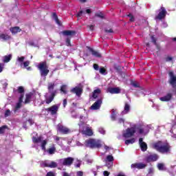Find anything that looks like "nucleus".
Here are the masks:
<instances>
[{
  "mask_svg": "<svg viewBox=\"0 0 176 176\" xmlns=\"http://www.w3.org/2000/svg\"><path fill=\"white\" fill-rule=\"evenodd\" d=\"M10 38V36L7 34L2 33L0 34V39L1 41H8Z\"/></svg>",
  "mask_w": 176,
  "mask_h": 176,
  "instance_id": "obj_27",
  "label": "nucleus"
},
{
  "mask_svg": "<svg viewBox=\"0 0 176 176\" xmlns=\"http://www.w3.org/2000/svg\"><path fill=\"white\" fill-rule=\"evenodd\" d=\"M96 16H97L98 17H100V19H102L104 17V14H102V12H100L97 13Z\"/></svg>",
  "mask_w": 176,
  "mask_h": 176,
  "instance_id": "obj_44",
  "label": "nucleus"
},
{
  "mask_svg": "<svg viewBox=\"0 0 176 176\" xmlns=\"http://www.w3.org/2000/svg\"><path fill=\"white\" fill-rule=\"evenodd\" d=\"M54 138L56 142H57V144H58L59 145H63V143L59 142L60 140H63V138L54 136Z\"/></svg>",
  "mask_w": 176,
  "mask_h": 176,
  "instance_id": "obj_34",
  "label": "nucleus"
},
{
  "mask_svg": "<svg viewBox=\"0 0 176 176\" xmlns=\"http://www.w3.org/2000/svg\"><path fill=\"white\" fill-rule=\"evenodd\" d=\"M85 13H86V12H85V11H80V12H78V13L77 14V17H80V16H82V14H85Z\"/></svg>",
  "mask_w": 176,
  "mask_h": 176,
  "instance_id": "obj_46",
  "label": "nucleus"
},
{
  "mask_svg": "<svg viewBox=\"0 0 176 176\" xmlns=\"http://www.w3.org/2000/svg\"><path fill=\"white\" fill-rule=\"evenodd\" d=\"M88 28H89V30H91V31H93V30H94V26L93 25H90L87 26Z\"/></svg>",
  "mask_w": 176,
  "mask_h": 176,
  "instance_id": "obj_57",
  "label": "nucleus"
},
{
  "mask_svg": "<svg viewBox=\"0 0 176 176\" xmlns=\"http://www.w3.org/2000/svg\"><path fill=\"white\" fill-rule=\"evenodd\" d=\"M87 163H93V160H91V159L87 160Z\"/></svg>",
  "mask_w": 176,
  "mask_h": 176,
  "instance_id": "obj_63",
  "label": "nucleus"
},
{
  "mask_svg": "<svg viewBox=\"0 0 176 176\" xmlns=\"http://www.w3.org/2000/svg\"><path fill=\"white\" fill-rule=\"evenodd\" d=\"M91 52L92 53V55L94 56L95 57H101V54L99 53L97 51H94L93 50H91Z\"/></svg>",
  "mask_w": 176,
  "mask_h": 176,
  "instance_id": "obj_32",
  "label": "nucleus"
},
{
  "mask_svg": "<svg viewBox=\"0 0 176 176\" xmlns=\"http://www.w3.org/2000/svg\"><path fill=\"white\" fill-rule=\"evenodd\" d=\"M38 68L40 71L41 76H47V74H49V67H47L46 62L41 63L38 65Z\"/></svg>",
  "mask_w": 176,
  "mask_h": 176,
  "instance_id": "obj_6",
  "label": "nucleus"
},
{
  "mask_svg": "<svg viewBox=\"0 0 176 176\" xmlns=\"http://www.w3.org/2000/svg\"><path fill=\"white\" fill-rule=\"evenodd\" d=\"M23 98H24V94H21V96H20V98H19V102L16 104V107H15L16 110L21 108V103L23 102Z\"/></svg>",
  "mask_w": 176,
  "mask_h": 176,
  "instance_id": "obj_26",
  "label": "nucleus"
},
{
  "mask_svg": "<svg viewBox=\"0 0 176 176\" xmlns=\"http://www.w3.org/2000/svg\"><path fill=\"white\" fill-rule=\"evenodd\" d=\"M128 17H130V21H134V16H133V15H131V14H129L128 15Z\"/></svg>",
  "mask_w": 176,
  "mask_h": 176,
  "instance_id": "obj_51",
  "label": "nucleus"
},
{
  "mask_svg": "<svg viewBox=\"0 0 176 176\" xmlns=\"http://www.w3.org/2000/svg\"><path fill=\"white\" fill-rule=\"evenodd\" d=\"M59 107L60 106L58 104H54L52 107L47 108L46 110L47 112H50L51 115H56Z\"/></svg>",
  "mask_w": 176,
  "mask_h": 176,
  "instance_id": "obj_14",
  "label": "nucleus"
},
{
  "mask_svg": "<svg viewBox=\"0 0 176 176\" xmlns=\"http://www.w3.org/2000/svg\"><path fill=\"white\" fill-rule=\"evenodd\" d=\"M98 131L100 133V134H105V129H104L102 127L99 128Z\"/></svg>",
  "mask_w": 176,
  "mask_h": 176,
  "instance_id": "obj_42",
  "label": "nucleus"
},
{
  "mask_svg": "<svg viewBox=\"0 0 176 176\" xmlns=\"http://www.w3.org/2000/svg\"><path fill=\"white\" fill-rule=\"evenodd\" d=\"M152 125L145 124L144 123H140L138 124L133 125L131 128L126 129L122 132V137L124 138H130L133 137L135 133H139V134H142L143 135H146L149 133V130L152 129Z\"/></svg>",
  "mask_w": 176,
  "mask_h": 176,
  "instance_id": "obj_1",
  "label": "nucleus"
},
{
  "mask_svg": "<svg viewBox=\"0 0 176 176\" xmlns=\"http://www.w3.org/2000/svg\"><path fill=\"white\" fill-rule=\"evenodd\" d=\"M84 125L85 122H83V116H80V123L78 124L80 130H82V134H85V135H88L89 137H91V135H93V131L91 130V128H90L89 126H86L85 129H83Z\"/></svg>",
  "mask_w": 176,
  "mask_h": 176,
  "instance_id": "obj_5",
  "label": "nucleus"
},
{
  "mask_svg": "<svg viewBox=\"0 0 176 176\" xmlns=\"http://www.w3.org/2000/svg\"><path fill=\"white\" fill-rule=\"evenodd\" d=\"M103 98L102 96H100V98L91 105V109L94 111L100 109V108H101V104H102Z\"/></svg>",
  "mask_w": 176,
  "mask_h": 176,
  "instance_id": "obj_10",
  "label": "nucleus"
},
{
  "mask_svg": "<svg viewBox=\"0 0 176 176\" xmlns=\"http://www.w3.org/2000/svg\"><path fill=\"white\" fill-rule=\"evenodd\" d=\"M113 156L112 155H107L104 162L106 163V166L108 167V168H111L112 166H113Z\"/></svg>",
  "mask_w": 176,
  "mask_h": 176,
  "instance_id": "obj_11",
  "label": "nucleus"
},
{
  "mask_svg": "<svg viewBox=\"0 0 176 176\" xmlns=\"http://www.w3.org/2000/svg\"><path fill=\"white\" fill-rule=\"evenodd\" d=\"M118 123H124V119L123 118H119L118 119Z\"/></svg>",
  "mask_w": 176,
  "mask_h": 176,
  "instance_id": "obj_55",
  "label": "nucleus"
},
{
  "mask_svg": "<svg viewBox=\"0 0 176 176\" xmlns=\"http://www.w3.org/2000/svg\"><path fill=\"white\" fill-rule=\"evenodd\" d=\"M6 129H8V126L6 125L0 127V134H3L5 133Z\"/></svg>",
  "mask_w": 176,
  "mask_h": 176,
  "instance_id": "obj_39",
  "label": "nucleus"
},
{
  "mask_svg": "<svg viewBox=\"0 0 176 176\" xmlns=\"http://www.w3.org/2000/svg\"><path fill=\"white\" fill-rule=\"evenodd\" d=\"M159 159V155L157 154L150 155L146 157V162H156Z\"/></svg>",
  "mask_w": 176,
  "mask_h": 176,
  "instance_id": "obj_20",
  "label": "nucleus"
},
{
  "mask_svg": "<svg viewBox=\"0 0 176 176\" xmlns=\"http://www.w3.org/2000/svg\"><path fill=\"white\" fill-rule=\"evenodd\" d=\"M46 176H56V173L53 172H48Z\"/></svg>",
  "mask_w": 176,
  "mask_h": 176,
  "instance_id": "obj_48",
  "label": "nucleus"
},
{
  "mask_svg": "<svg viewBox=\"0 0 176 176\" xmlns=\"http://www.w3.org/2000/svg\"><path fill=\"white\" fill-rule=\"evenodd\" d=\"M103 175L104 176H109V172L105 170L103 172Z\"/></svg>",
  "mask_w": 176,
  "mask_h": 176,
  "instance_id": "obj_54",
  "label": "nucleus"
},
{
  "mask_svg": "<svg viewBox=\"0 0 176 176\" xmlns=\"http://www.w3.org/2000/svg\"><path fill=\"white\" fill-rule=\"evenodd\" d=\"M99 72H100V74H102V75H105L106 70L104 67H101L99 69Z\"/></svg>",
  "mask_w": 176,
  "mask_h": 176,
  "instance_id": "obj_41",
  "label": "nucleus"
},
{
  "mask_svg": "<svg viewBox=\"0 0 176 176\" xmlns=\"http://www.w3.org/2000/svg\"><path fill=\"white\" fill-rule=\"evenodd\" d=\"M171 60H173V58L170 56L166 58V61H171Z\"/></svg>",
  "mask_w": 176,
  "mask_h": 176,
  "instance_id": "obj_62",
  "label": "nucleus"
},
{
  "mask_svg": "<svg viewBox=\"0 0 176 176\" xmlns=\"http://www.w3.org/2000/svg\"><path fill=\"white\" fill-rule=\"evenodd\" d=\"M85 145L87 148L94 149V148H101L102 146V142L97 139H88L85 140Z\"/></svg>",
  "mask_w": 176,
  "mask_h": 176,
  "instance_id": "obj_4",
  "label": "nucleus"
},
{
  "mask_svg": "<svg viewBox=\"0 0 176 176\" xmlns=\"http://www.w3.org/2000/svg\"><path fill=\"white\" fill-rule=\"evenodd\" d=\"M166 14H167L166 8L162 7L160 10L159 14L155 16V20H162V19H164V17H166Z\"/></svg>",
  "mask_w": 176,
  "mask_h": 176,
  "instance_id": "obj_12",
  "label": "nucleus"
},
{
  "mask_svg": "<svg viewBox=\"0 0 176 176\" xmlns=\"http://www.w3.org/2000/svg\"><path fill=\"white\" fill-rule=\"evenodd\" d=\"M153 174V168H151L148 169V175H152Z\"/></svg>",
  "mask_w": 176,
  "mask_h": 176,
  "instance_id": "obj_50",
  "label": "nucleus"
},
{
  "mask_svg": "<svg viewBox=\"0 0 176 176\" xmlns=\"http://www.w3.org/2000/svg\"><path fill=\"white\" fill-rule=\"evenodd\" d=\"M31 101V94H26V98L25 100V104H28Z\"/></svg>",
  "mask_w": 176,
  "mask_h": 176,
  "instance_id": "obj_36",
  "label": "nucleus"
},
{
  "mask_svg": "<svg viewBox=\"0 0 176 176\" xmlns=\"http://www.w3.org/2000/svg\"><path fill=\"white\" fill-rule=\"evenodd\" d=\"M100 94H101V89H95L93 92L92 97L94 99L98 98V97H100Z\"/></svg>",
  "mask_w": 176,
  "mask_h": 176,
  "instance_id": "obj_25",
  "label": "nucleus"
},
{
  "mask_svg": "<svg viewBox=\"0 0 176 176\" xmlns=\"http://www.w3.org/2000/svg\"><path fill=\"white\" fill-rule=\"evenodd\" d=\"M24 60H25V57L18 56L16 58V65H19L20 67L23 66V68H27V67L30 65V60H26L24 62Z\"/></svg>",
  "mask_w": 176,
  "mask_h": 176,
  "instance_id": "obj_7",
  "label": "nucleus"
},
{
  "mask_svg": "<svg viewBox=\"0 0 176 176\" xmlns=\"http://www.w3.org/2000/svg\"><path fill=\"white\" fill-rule=\"evenodd\" d=\"M162 27V28H166L167 27V24L166 23H163Z\"/></svg>",
  "mask_w": 176,
  "mask_h": 176,
  "instance_id": "obj_60",
  "label": "nucleus"
},
{
  "mask_svg": "<svg viewBox=\"0 0 176 176\" xmlns=\"http://www.w3.org/2000/svg\"><path fill=\"white\" fill-rule=\"evenodd\" d=\"M54 86H56L54 82L48 83V93L45 96L46 104H50L54 100V97L57 93V90L54 89Z\"/></svg>",
  "mask_w": 176,
  "mask_h": 176,
  "instance_id": "obj_3",
  "label": "nucleus"
},
{
  "mask_svg": "<svg viewBox=\"0 0 176 176\" xmlns=\"http://www.w3.org/2000/svg\"><path fill=\"white\" fill-rule=\"evenodd\" d=\"M53 19L54 20H55L56 23L58 24V25H60V21H58V17L57 16V14H53Z\"/></svg>",
  "mask_w": 176,
  "mask_h": 176,
  "instance_id": "obj_38",
  "label": "nucleus"
},
{
  "mask_svg": "<svg viewBox=\"0 0 176 176\" xmlns=\"http://www.w3.org/2000/svg\"><path fill=\"white\" fill-rule=\"evenodd\" d=\"M139 144H140V146L141 148V150L143 152H145V151H146V149H148V145H146V143H145L144 142L142 138L139 139Z\"/></svg>",
  "mask_w": 176,
  "mask_h": 176,
  "instance_id": "obj_19",
  "label": "nucleus"
},
{
  "mask_svg": "<svg viewBox=\"0 0 176 176\" xmlns=\"http://www.w3.org/2000/svg\"><path fill=\"white\" fill-rule=\"evenodd\" d=\"M74 158L69 157L65 159L60 160V163L63 164V166H71L74 163Z\"/></svg>",
  "mask_w": 176,
  "mask_h": 176,
  "instance_id": "obj_13",
  "label": "nucleus"
},
{
  "mask_svg": "<svg viewBox=\"0 0 176 176\" xmlns=\"http://www.w3.org/2000/svg\"><path fill=\"white\" fill-rule=\"evenodd\" d=\"M8 116H10V110H7L5 113V117L8 118Z\"/></svg>",
  "mask_w": 176,
  "mask_h": 176,
  "instance_id": "obj_45",
  "label": "nucleus"
},
{
  "mask_svg": "<svg viewBox=\"0 0 176 176\" xmlns=\"http://www.w3.org/2000/svg\"><path fill=\"white\" fill-rule=\"evenodd\" d=\"M10 32H12V34H17V32H20V31H21V30L20 29L19 27H14V28H11L10 29Z\"/></svg>",
  "mask_w": 176,
  "mask_h": 176,
  "instance_id": "obj_29",
  "label": "nucleus"
},
{
  "mask_svg": "<svg viewBox=\"0 0 176 176\" xmlns=\"http://www.w3.org/2000/svg\"><path fill=\"white\" fill-rule=\"evenodd\" d=\"M12 54H9V55H6L4 56H3L2 60H3V63H9V61H10V60H12Z\"/></svg>",
  "mask_w": 176,
  "mask_h": 176,
  "instance_id": "obj_28",
  "label": "nucleus"
},
{
  "mask_svg": "<svg viewBox=\"0 0 176 176\" xmlns=\"http://www.w3.org/2000/svg\"><path fill=\"white\" fill-rule=\"evenodd\" d=\"M105 32H109V33L113 32V31L112 30V29L106 30Z\"/></svg>",
  "mask_w": 176,
  "mask_h": 176,
  "instance_id": "obj_61",
  "label": "nucleus"
},
{
  "mask_svg": "<svg viewBox=\"0 0 176 176\" xmlns=\"http://www.w3.org/2000/svg\"><path fill=\"white\" fill-rule=\"evenodd\" d=\"M151 41H152V43H154V45H156V39L153 36H151Z\"/></svg>",
  "mask_w": 176,
  "mask_h": 176,
  "instance_id": "obj_53",
  "label": "nucleus"
},
{
  "mask_svg": "<svg viewBox=\"0 0 176 176\" xmlns=\"http://www.w3.org/2000/svg\"><path fill=\"white\" fill-rule=\"evenodd\" d=\"M135 142V138L125 140V145H130V144H134Z\"/></svg>",
  "mask_w": 176,
  "mask_h": 176,
  "instance_id": "obj_31",
  "label": "nucleus"
},
{
  "mask_svg": "<svg viewBox=\"0 0 176 176\" xmlns=\"http://www.w3.org/2000/svg\"><path fill=\"white\" fill-rule=\"evenodd\" d=\"M131 167V168H138V170H142V168H145V167H146V164L144 163L132 164Z\"/></svg>",
  "mask_w": 176,
  "mask_h": 176,
  "instance_id": "obj_18",
  "label": "nucleus"
},
{
  "mask_svg": "<svg viewBox=\"0 0 176 176\" xmlns=\"http://www.w3.org/2000/svg\"><path fill=\"white\" fill-rule=\"evenodd\" d=\"M44 165L45 167H50V168H56L57 167V162H45Z\"/></svg>",
  "mask_w": 176,
  "mask_h": 176,
  "instance_id": "obj_21",
  "label": "nucleus"
},
{
  "mask_svg": "<svg viewBox=\"0 0 176 176\" xmlns=\"http://www.w3.org/2000/svg\"><path fill=\"white\" fill-rule=\"evenodd\" d=\"M112 120H116V110L112 109L111 110V116Z\"/></svg>",
  "mask_w": 176,
  "mask_h": 176,
  "instance_id": "obj_30",
  "label": "nucleus"
},
{
  "mask_svg": "<svg viewBox=\"0 0 176 176\" xmlns=\"http://www.w3.org/2000/svg\"><path fill=\"white\" fill-rule=\"evenodd\" d=\"M47 152L50 155H54V153L56 152V147L49 148Z\"/></svg>",
  "mask_w": 176,
  "mask_h": 176,
  "instance_id": "obj_33",
  "label": "nucleus"
},
{
  "mask_svg": "<svg viewBox=\"0 0 176 176\" xmlns=\"http://www.w3.org/2000/svg\"><path fill=\"white\" fill-rule=\"evenodd\" d=\"M153 149L160 153H168L170 152V145L167 142L158 141L153 144Z\"/></svg>",
  "mask_w": 176,
  "mask_h": 176,
  "instance_id": "obj_2",
  "label": "nucleus"
},
{
  "mask_svg": "<svg viewBox=\"0 0 176 176\" xmlns=\"http://www.w3.org/2000/svg\"><path fill=\"white\" fill-rule=\"evenodd\" d=\"M63 35L65 36H72L76 34V32L74 30H65L62 32Z\"/></svg>",
  "mask_w": 176,
  "mask_h": 176,
  "instance_id": "obj_22",
  "label": "nucleus"
},
{
  "mask_svg": "<svg viewBox=\"0 0 176 176\" xmlns=\"http://www.w3.org/2000/svg\"><path fill=\"white\" fill-rule=\"evenodd\" d=\"M172 97H173V94H166L165 96L161 97V98H160V100L161 101H170V100H171Z\"/></svg>",
  "mask_w": 176,
  "mask_h": 176,
  "instance_id": "obj_24",
  "label": "nucleus"
},
{
  "mask_svg": "<svg viewBox=\"0 0 176 176\" xmlns=\"http://www.w3.org/2000/svg\"><path fill=\"white\" fill-rule=\"evenodd\" d=\"M157 168L158 170H166V168L164 167V164H157Z\"/></svg>",
  "mask_w": 176,
  "mask_h": 176,
  "instance_id": "obj_35",
  "label": "nucleus"
},
{
  "mask_svg": "<svg viewBox=\"0 0 176 176\" xmlns=\"http://www.w3.org/2000/svg\"><path fill=\"white\" fill-rule=\"evenodd\" d=\"M63 107L65 108L67 107V99L63 100Z\"/></svg>",
  "mask_w": 176,
  "mask_h": 176,
  "instance_id": "obj_59",
  "label": "nucleus"
},
{
  "mask_svg": "<svg viewBox=\"0 0 176 176\" xmlns=\"http://www.w3.org/2000/svg\"><path fill=\"white\" fill-rule=\"evenodd\" d=\"M94 68L96 69V71H98V65L94 64Z\"/></svg>",
  "mask_w": 176,
  "mask_h": 176,
  "instance_id": "obj_56",
  "label": "nucleus"
},
{
  "mask_svg": "<svg viewBox=\"0 0 176 176\" xmlns=\"http://www.w3.org/2000/svg\"><path fill=\"white\" fill-rule=\"evenodd\" d=\"M58 131L63 133V134H68V133H71L69 129L60 124L58 125Z\"/></svg>",
  "mask_w": 176,
  "mask_h": 176,
  "instance_id": "obj_16",
  "label": "nucleus"
},
{
  "mask_svg": "<svg viewBox=\"0 0 176 176\" xmlns=\"http://www.w3.org/2000/svg\"><path fill=\"white\" fill-rule=\"evenodd\" d=\"M32 141L34 144H39V142H41V149H43V151H46V144H47V142L46 140H43L41 137H33Z\"/></svg>",
  "mask_w": 176,
  "mask_h": 176,
  "instance_id": "obj_8",
  "label": "nucleus"
},
{
  "mask_svg": "<svg viewBox=\"0 0 176 176\" xmlns=\"http://www.w3.org/2000/svg\"><path fill=\"white\" fill-rule=\"evenodd\" d=\"M82 91L83 90L80 88V87H76L71 89V92L76 94L77 97H80Z\"/></svg>",
  "mask_w": 176,
  "mask_h": 176,
  "instance_id": "obj_15",
  "label": "nucleus"
},
{
  "mask_svg": "<svg viewBox=\"0 0 176 176\" xmlns=\"http://www.w3.org/2000/svg\"><path fill=\"white\" fill-rule=\"evenodd\" d=\"M107 93H111V94H119L120 93V87H109L107 90Z\"/></svg>",
  "mask_w": 176,
  "mask_h": 176,
  "instance_id": "obj_17",
  "label": "nucleus"
},
{
  "mask_svg": "<svg viewBox=\"0 0 176 176\" xmlns=\"http://www.w3.org/2000/svg\"><path fill=\"white\" fill-rule=\"evenodd\" d=\"M63 176H69V174H68V173H67L65 172H63Z\"/></svg>",
  "mask_w": 176,
  "mask_h": 176,
  "instance_id": "obj_64",
  "label": "nucleus"
},
{
  "mask_svg": "<svg viewBox=\"0 0 176 176\" xmlns=\"http://www.w3.org/2000/svg\"><path fill=\"white\" fill-rule=\"evenodd\" d=\"M129 112H130V104H129V103H125L124 110L121 112V115H127Z\"/></svg>",
  "mask_w": 176,
  "mask_h": 176,
  "instance_id": "obj_23",
  "label": "nucleus"
},
{
  "mask_svg": "<svg viewBox=\"0 0 176 176\" xmlns=\"http://www.w3.org/2000/svg\"><path fill=\"white\" fill-rule=\"evenodd\" d=\"M77 175H78V176H83V172H82V171H78V172H77Z\"/></svg>",
  "mask_w": 176,
  "mask_h": 176,
  "instance_id": "obj_58",
  "label": "nucleus"
},
{
  "mask_svg": "<svg viewBox=\"0 0 176 176\" xmlns=\"http://www.w3.org/2000/svg\"><path fill=\"white\" fill-rule=\"evenodd\" d=\"M169 83L171 85L172 87H173L175 93H176V76H174V73L173 72H169Z\"/></svg>",
  "mask_w": 176,
  "mask_h": 176,
  "instance_id": "obj_9",
  "label": "nucleus"
},
{
  "mask_svg": "<svg viewBox=\"0 0 176 176\" xmlns=\"http://www.w3.org/2000/svg\"><path fill=\"white\" fill-rule=\"evenodd\" d=\"M131 85L132 86H133V87H140V83H138V82L132 81Z\"/></svg>",
  "mask_w": 176,
  "mask_h": 176,
  "instance_id": "obj_40",
  "label": "nucleus"
},
{
  "mask_svg": "<svg viewBox=\"0 0 176 176\" xmlns=\"http://www.w3.org/2000/svg\"><path fill=\"white\" fill-rule=\"evenodd\" d=\"M60 91L63 92V94H67V85H62Z\"/></svg>",
  "mask_w": 176,
  "mask_h": 176,
  "instance_id": "obj_37",
  "label": "nucleus"
},
{
  "mask_svg": "<svg viewBox=\"0 0 176 176\" xmlns=\"http://www.w3.org/2000/svg\"><path fill=\"white\" fill-rule=\"evenodd\" d=\"M66 45L67 46H71V40L69 38L66 39Z\"/></svg>",
  "mask_w": 176,
  "mask_h": 176,
  "instance_id": "obj_47",
  "label": "nucleus"
},
{
  "mask_svg": "<svg viewBox=\"0 0 176 176\" xmlns=\"http://www.w3.org/2000/svg\"><path fill=\"white\" fill-rule=\"evenodd\" d=\"M80 164H82V162L80 160H77V164H75V167H80Z\"/></svg>",
  "mask_w": 176,
  "mask_h": 176,
  "instance_id": "obj_49",
  "label": "nucleus"
},
{
  "mask_svg": "<svg viewBox=\"0 0 176 176\" xmlns=\"http://www.w3.org/2000/svg\"><path fill=\"white\" fill-rule=\"evenodd\" d=\"M18 91H19V93H21H21H24V88L23 87H19L18 88Z\"/></svg>",
  "mask_w": 176,
  "mask_h": 176,
  "instance_id": "obj_43",
  "label": "nucleus"
},
{
  "mask_svg": "<svg viewBox=\"0 0 176 176\" xmlns=\"http://www.w3.org/2000/svg\"><path fill=\"white\" fill-rule=\"evenodd\" d=\"M4 65L3 63H0V73L3 71Z\"/></svg>",
  "mask_w": 176,
  "mask_h": 176,
  "instance_id": "obj_52",
  "label": "nucleus"
}]
</instances>
